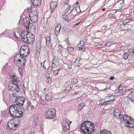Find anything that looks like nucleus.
Returning a JSON list of instances; mask_svg holds the SVG:
<instances>
[{"instance_id":"69168bd1","label":"nucleus","mask_w":134,"mask_h":134,"mask_svg":"<svg viewBox=\"0 0 134 134\" xmlns=\"http://www.w3.org/2000/svg\"><path fill=\"white\" fill-rule=\"evenodd\" d=\"M78 92H77V91H76V92H74V93L75 94H78Z\"/></svg>"},{"instance_id":"680f3d73","label":"nucleus","mask_w":134,"mask_h":134,"mask_svg":"<svg viewBox=\"0 0 134 134\" xmlns=\"http://www.w3.org/2000/svg\"><path fill=\"white\" fill-rule=\"evenodd\" d=\"M114 76H111L109 79L110 80H113L114 78Z\"/></svg>"},{"instance_id":"f3484780","label":"nucleus","mask_w":134,"mask_h":134,"mask_svg":"<svg viewBox=\"0 0 134 134\" xmlns=\"http://www.w3.org/2000/svg\"><path fill=\"white\" fill-rule=\"evenodd\" d=\"M16 93H13L9 94V100L11 102H15L16 100Z\"/></svg>"},{"instance_id":"9b49d317","label":"nucleus","mask_w":134,"mask_h":134,"mask_svg":"<svg viewBox=\"0 0 134 134\" xmlns=\"http://www.w3.org/2000/svg\"><path fill=\"white\" fill-rule=\"evenodd\" d=\"M113 115L117 118L122 119L123 117V115L121 114V111L119 109H116L114 110L113 112Z\"/></svg>"},{"instance_id":"2eb2a0df","label":"nucleus","mask_w":134,"mask_h":134,"mask_svg":"<svg viewBox=\"0 0 134 134\" xmlns=\"http://www.w3.org/2000/svg\"><path fill=\"white\" fill-rule=\"evenodd\" d=\"M32 5L35 8L39 7L41 3V0H31Z\"/></svg>"},{"instance_id":"cd10ccee","label":"nucleus","mask_w":134,"mask_h":134,"mask_svg":"<svg viewBox=\"0 0 134 134\" xmlns=\"http://www.w3.org/2000/svg\"><path fill=\"white\" fill-rule=\"evenodd\" d=\"M46 44L47 46H49V43H50L51 38L50 36H47L46 38Z\"/></svg>"},{"instance_id":"864d4df0","label":"nucleus","mask_w":134,"mask_h":134,"mask_svg":"<svg viewBox=\"0 0 134 134\" xmlns=\"http://www.w3.org/2000/svg\"><path fill=\"white\" fill-rule=\"evenodd\" d=\"M86 49V48L84 47H81L79 48L78 49V50H81L82 51H84Z\"/></svg>"},{"instance_id":"72a5a7b5","label":"nucleus","mask_w":134,"mask_h":134,"mask_svg":"<svg viewBox=\"0 0 134 134\" xmlns=\"http://www.w3.org/2000/svg\"><path fill=\"white\" fill-rule=\"evenodd\" d=\"M123 94V92L122 90H120L117 92L115 94L116 96H120L122 95Z\"/></svg>"},{"instance_id":"e433bc0d","label":"nucleus","mask_w":134,"mask_h":134,"mask_svg":"<svg viewBox=\"0 0 134 134\" xmlns=\"http://www.w3.org/2000/svg\"><path fill=\"white\" fill-rule=\"evenodd\" d=\"M77 80L76 78L72 79V80L71 81V82L73 84H75L77 83Z\"/></svg>"},{"instance_id":"a878e982","label":"nucleus","mask_w":134,"mask_h":134,"mask_svg":"<svg viewBox=\"0 0 134 134\" xmlns=\"http://www.w3.org/2000/svg\"><path fill=\"white\" fill-rule=\"evenodd\" d=\"M30 18L31 21L33 23H35L37 21V15H35L32 17H30Z\"/></svg>"},{"instance_id":"1a4fd4ad","label":"nucleus","mask_w":134,"mask_h":134,"mask_svg":"<svg viewBox=\"0 0 134 134\" xmlns=\"http://www.w3.org/2000/svg\"><path fill=\"white\" fill-rule=\"evenodd\" d=\"M7 126V128L8 130H14L17 129L18 125L16 124L13 121L11 120L8 121Z\"/></svg>"},{"instance_id":"c9c22d12","label":"nucleus","mask_w":134,"mask_h":134,"mask_svg":"<svg viewBox=\"0 0 134 134\" xmlns=\"http://www.w3.org/2000/svg\"><path fill=\"white\" fill-rule=\"evenodd\" d=\"M74 48L71 47H69L67 48V51L69 52H72L74 51Z\"/></svg>"},{"instance_id":"3c124183","label":"nucleus","mask_w":134,"mask_h":134,"mask_svg":"<svg viewBox=\"0 0 134 134\" xmlns=\"http://www.w3.org/2000/svg\"><path fill=\"white\" fill-rule=\"evenodd\" d=\"M51 66L53 68H56L57 66V64H51Z\"/></svg>"},{"instance_id":"4468645a","label":"nucleus","mask_w":134,"mask_h":134,"mask_svg":"<svg viewBox=\"0 0 134 134\" xmlns=\"http://www.w3.org/2000/svg\"><path fill=\"white\" fill-rule=\"evenodd\" d=\"M23 23L24 26L26 27V29H29V25L30 24V20L28 18H24Z\"/></svg>"},{"instance_id":"f8f14e48","label":"nucleus","mask_w":134,"mask_h":134,"mask_svg":"<svg viewBox=\"0 0 134 134\" xmlns=\"http://www.w3.org/2000/svg\"><path fill=\"white\" fill-rule=\"evenodd\" d=\"M132 27L130 24H122L120 25V28L122 31H125L130 30Z\"/></svg>"},{"instance_id":"052dcab7","label":"nucleus","mask_w":134,"mask_h":134,"mask_svg":"<svg viewBox=\"0 0 134 134\" xmlns=\"http://www.w3.org/2000/svg\"><path fill=\"white\" fill-rule=\"evenodd\" d=\"M62 69V68H59L58 69H57V70H56L58 72L59 71L61 70Z\"/></svg>"},{"instance_id":"79ce46f5","label":"nucleus","mask_w":134,"mask_h":134,"mask_svg":"<svg viewBox=\"0 0 134 134\" xmlns=\"http://www.w3.org/2000/svg\"><path fill=\"white\" fill-rule=\"evenodd\" d=\"M129 56V54H128L127 53H124L123 55V57L125 59H127Z\"/></svg>"},{"instance_id":"338daca9","label":"nucleus","mask_w":134,"mask_h":134,"mask_svg":"<svg viewBox=\"0 0 134 134\" xmlns=\"http://www.w3.org/2000/svg\"><path fill=\"white\" fill-rule=\"evenodd\" d=\"M105 8H103V9H102L101 10H102V11H104L105 10Z\"/></svg>"},{"instance_id":"9d476101","label":"nucleus","mask_w":134,"mask_h":134,"mask_svg":"<svg viewBox=\"0 0 134 134\" xmlns=\"http://www.w3.org/2000/svg\"><path fill=\"white\" fill-rule=\"evenodd\" d=\"M25 99L22 98L21 97L16 95V100H15V102L17 103L15 104H16L19 105V106H22V107L23 104L25 101Z\"/></svg>"},{"instance_id":"2f4dec72","label":"nucleus","mask_w":134,"mask_h":134,"mask_svg":"<svg viewBox=\"0 0 134 134\" xmlns=\"http://www.w3.org/2000/svg\"><path fill=\"white\" fill-rule=\"evenodd\" d=\"M47 18H42L41 21V23L42 24H46L47 23Z\"/></svg>"},{"instance_id":"7ed1b4c3","label":"nucleus","mask_w":134,"mask_h":134,"mask_svg":"<svg viewBox=\"0 0 134 134\" xmlns=\"http://www.w3.org/2000/svg\"><path fill=\"white\" fill-rule=\"evenodd\" d=\"M21 37L22 41L25 43H32L35 40L34 35L27 31L24 30L21 32Z\"/></svg>"},{"instance_id":"6ab92c4d","label":"nucleus","mask_w":134,"mask_h":134,"mask_svg":"<svg viewBox=\"0 0 134 134\" xmlns=\"http://www.w3.org/2000/svg\"><path fill=\"white\" fill-rule=\"evenodd\" d=\"M127 97L134 103V92H132L129 93Z\"/></svg>"},{"instance_id":"0e129e2a","label":"nucleus","mask_w":134,"mask_h":134,"mask_svg":"<svg viewBox=\"0 0 134 134\" xmlns=\"http://www.w3.org/2000/svg\"><path fill=\"white\" fill-rule=\"evenodd\" d=\"M134 51L133 50L131 54H130L132 56H133V53H134Z\"/></svg>"},{"instance_id":"8fccbe9b","label":"nucleus","mask_w":134,"mask_h":134,"mask_svg":"<svg viewBox=\"0 0 134 134\" xmlns=\"http://www.w3.org/2000/svg\"><path fill=\"white\" fill-rule=\"evenodd\" d=\"M133 50V49L132 48H129V49L128 52L130 53V54H131Z\"/></svg>"},{"instance_id":"774afa93","label":"nucleus","mask_w":134,"mask_h":134,"mask_svg":"<svg viewBox=\"0 0 134 134\" xmlns=\"http://www.w3.org/2000/svg\"><path fill=\"white\" fill-rule=\"evenodd\" d=\"M43 65H44V63H41V66H43Z\"/></svg>"},{"instance_id":"4c0bfd02","label":"nucleus","mask_w":134,"mask_h":134,"mask_svg":"<svg viewBox=\"0 0 134 134\" xmlns=\"http://www.w3.org/2000/svg\"><path fill=\"white\" fill-rule=\"evenodd\" d=\"M53 68L51 66H49L47 69V71L48 73H50L52 72L53 71Z\"/></svg>"},{"instance_id":"412c9836","label":"nucleus","mask_w":134,"mask_h":134,"mask_svg":"<svg viewBox=\"0 0 134 134\" xmlns=\"http://www.w3.org/2000/svg\"><path fill=\"white\" fill-rule=\"evenodd\" d=\"M9 75L10 78L14 82L16 83L18 82V81L17 77L14 75H12L11 74V73H9Z\"/></svg>"},{"instance_id":"a18cd8bd","label":"nucleus","mask_w":134,"mask_h":134,"mask_svg":"<svg viewBox=\"0 0 134 134\" xmlns=\"http://www.w3.org/2000/svg\"><path fill=\"white\" fill-rule=\"evenodd\" d=\"M53 73L54 74L55 76H56L59 73V72L56 70L53 71Z\"/></svg>"},{"instance_id":"de8ad7c7","label":"nucleus","mask_w":134,"mask_h":134,"mask_svg":"<svg viewBox=\"0 0 134 134\" xmlns=\"http://www.w3.org/2000/svg\"><path fill=\"white\" fill-rule=\"evenodd\" d=\"M99 105H103V103H104V101L103 100H100L99 101Z\"/></svg>"},{"instance_id":"f704fd0d","label":"nucleus","mask_w":134,"mask_h":134,"mask_svg":"<svg viewBox=\"0 0 134 134\" xmlns=\"http://www.w3.org/2000/svg\"><path fill=\"white\" fill-rule=\"evenodd\" d=\"M133 20L131 19H124L123 21L124 23H126L130 22L131 21Z\"/></svg>"},{"instance_id":"37998d69","label":"nucleus","mask_w":134,"mask_h":134,"mask_svg":"<svg viewBox=\"0 0 134 134\" xmlns=\"http://www.w3.org/2000/svg\"><path fill=\"white\" fill-rule=\"evenodd\" d=\"M51 64H57V60L56 59L53 58V60L51 62Z\"/></svg>"},{"instance_id":"473e14b6","label":"nucleus","mask_w":134,"mask_h":134,"mask_svg":"<svg viewBox=\"0 0 134 134\" xmlns=\"http://www.w3.org/2000/svg\"><path fill=\"white\" fill-rule=\"evenodd\" d=\"M35 15H37V12L36 11H34L30 13L29 15V17H32Z\"/></svg>"},{"instance_id":"393cba45","label":"nucleus","mask_w":134,"mask_h":134,"mask_svg":"<svg viewBox=\"0 0 134 134\" xmlns=\"http://www.w3.org/2000/svg\"><path fill=\"white\" fill-rule=\"evenodd\" d=\"M63 7L64 8V10H68L70 8V7L68 4V3L66 2L64 3Z\"/></svg>"},{"instance_id":"09e8293b","label":"nucleus","mask_w":134,"mask_h":134,"mask_svg":"<svg viewBox=\"0 0 134 134\" xmlns=\"http://www.w3.org/2000/svg\"><path fill=\"white\" fill-rule=\"evenodd\" d=\"M110 102V101H107L106 102H104V103H103V105H108L109 103Z\"/></svg>"},{"instance_id":"5701e85b","label":"nucleus","mask_w":134,"mask_h":134,"mask_svg":"<svg viewBox=\"0 0 134 134\" xmlns=\"http://www.w3.org/2000/svg\"><path fill=\"white\" fill-rule=\"evenodd\" d=\"M85 106V104L83 103H82L79 104L77 107L78 111H81L83 107H84Z\"/></svg>"},{"instance_id":"423d86ee","label":"nucleus","mask_w":134,"mask_h":134,"mask_svg":"<svg viewBox=\"0 0 134 134\" xmlns=\"http://www.w3.org/2000/svg\"><path fill=\"white\" fill-rule=\"evenodd\" d=\"M19 56V58L18 60H15L14 62L18 66L20 65H23L24 66L26 62V60L25 58L23 56L20 54H18L16 55V57Z\"/></svg>"},{"instance_id":"e2e57ef3","label":"nucleus","mask_w":134,"mask_h":134,"mask_svg":"<svg viewBox=\"0 0 134 134\" xmlns=\"http://www.w3.org/2000/svg\"><path fill=\"white\" fill-rule=\"evenodd\" d=\"M42 67H43V68L44 69H46V68L45 67V66H44V65H43V66Z\"/></svg>"},{"instance_id":"49530a36","label":"nucleus","mask_w":134,"mask_h":134,"mask_svg":"<svg viewBox=\"0 0 134 134\" xmlns=\"http://www.w3.org/2000/svg\"><path fill=\"white\" fill-rule=\"evenodd\" d=\"M72 63L70 62H69L68 64V66L70 68H71L72 67Z\"/></svg>"},{"instance_id":"6e6552de","label":"nucleus","mask_w":134,"mask_h":134,"mask_svg":"<svg viewBox=\"0 0 134 134\" xmlns=\"http://www.w3.org/2000/svg\"><path fill=\"white\" fill-rule=\"evenodd\" d=\"M9 88L10 91H12L13 93H17L20 90L18 86L13 83L9 84Z\"/></svg>"},{"instance_id":"bf43d9fd","label":"nucleus","mask_w":134,"mask_h":134,"mask_svg":"<svg viewBox=\"0 0 134 134\" xmlns=\"http://www.w3.org/2000/svg\"><path fill=\"white\" fill-rule=\"evenodd\" d=\"M76 89H79L80 88V87L78 86H76L75 87Z\"/></svg>"},{"instance_id":"f03ea898","label":"nucleus","mask_w":134,"mask_h":134,"mask_svg":"<svg viewBox=\"0 0 134 134\" xmlns=\"http://www.w3.org/2000/svg\"><path fill=\"white\" fill-rule=\"evenodd\" d=\"M94 124L91 122L87 121H84L81 125L80 128L82 132L84 134H91L95 130Z\"/></svg>"},{"instance_id":"c03bdc74","label":"nucleus","mask_w":134,"mask_h":134,"mask_svg":"<svg viewBox=\"0 0 134 134\" xmlns=\"http://www.w3.org/2000/svg\"><path fill=\"white\" fill-rule=\"evenodd\" d=\"M80 62V59L79 58H77L75 60V63H76L77 65H78L77 63L79 64Z\"/></svg>"},{"instance_id":"5fc2aeb1","label":"nucleus","mask_w":134,"mask_h":134,"mask_svg":"<svg viewBox=\"0 0 134 134\" xmlns=\"http://www.w3.org/2000/svg\"><path fill=\"white\" fill-rule=\"evenodd\" d=\"M59 51H62L63 49V48L61 46H59Z\"/></svg>"},{"instance_id":"ddd939ff","label":"nucleus","mask_w":134,"mask_h":134,"mask_svg":"<svg viewBox=\"0 0 134 134\" xmlns=\"http://www.w3.org/2000/svg\"><path fill=\"white\" fill-rule=\"evenodd\" d=\"M58 3L57 2H52L51 3L50 7L51 9V12L52 13L54 11L57 6Z\"/></svg>"},{"instance_id":"bb28decb","label":"nucleus","mask_w":134,"mask_h":134,"mask_svg":"<svg viewBox=\"0 0 134 134\" xmlns=\"http://www.w3.org/2000/svg\"><path fill=\"white\" fill-rule=\"evenodd\" d=\"M28 104L29 107L30 108V109H34L35 106L34 105V103L33 102H29L28 103Z\"/></svg>"},{"instance_id":"58836bf2","label":"nucleus","mask_w":134,"mask_h":134,"mask_svg":"<svg viewBox=\"0 0 134 134\" xmlns=\"http://www.w3.org/2000/svg\"><path fill=\"white\" fill-rule=\"evenodd\" d=\"M109 98L110 100L109 101H110V102L111 101H113L115 99V97L114 96H111L109 97Z\"/></svg>"},{"instance_id":"4be33fe9","label":"nucleus","mask_w":134,"mask_h":134,"mask_svg":"<svg viewBox=\"0 0 134 134\" xmlns=\"http://www.w3.org/2000/svg\"><path fill=\"white\" fill-rule=\"evenodd\" d=\"M62 17L63 19L67 22H69L71 19V18H70V17H69V16L65 14L63 15Z\"/></svg>"},{"instance_id":"39448f33","label":"nucleus","mask_w":134,"mask_h":134,"mask_svg":"<svg viewBox=\"0 0 134 134\" xmlns=\"http://www.w3.org/2000/svg\"><path fill=\"white\" fill-rule=\"evenodd\" d=\"M56 112L55 109L54 108L48 110L46 113V118L47 119H52L56 115Z\"/></svg>"},{"instance_id":"c85d7f7f","label":"nucleus","mask_w":134,"mask_h":134,"mask_svg":"<svg viewBox=\"0 0 134 134\" xmlns=\"http://www.w3.org/2000/svg\"><path fill=\"white\" fill-rule=\"evenodd\" d=\"M24 67L23 65H21L20 67L18 68V71L20 75H22L23 74V69Z\"/></svg>"},{"instance_id":"4d7b16f0","label":"nucleus","mask_w":134,"mask_h":134,"mask_svg":"<svg viewBox=\"0 0 134 134\" xmlns=\"http://www.w3.org/2000/svg\"><path fill=\"white\" fill-rule=\"evenodd\" d=\"M122 87L120 86L118 88V90L119 91L120 90H122Z\"/></svg>"},{"instance_id":"c756f323","label":"nucleus","mask_w":134,"mask_h":134,"mask_svg":"<svg viewBox=\"0 0 134 134\" xmlns=\"http://www.w3.org/2000/svg\"><path fill=\"white\" fill-rule=\"evenodd\" d=\"M52 96H51L50 94H47L45 97L46 100H47V101H50L52 99Z\"/></svg>"},{"instance_id":"dca6fc26","label":"nucleus","mask_w":134,"mask_h":134,"mask_svg":"<svg viewBox=\"0 0 134 134\" xmlns=\"http://www.w3.org/2000/svg\"><path fill=\"white\" fill-rule=\"evenodd\" d=\"M41 43L40 41H38L36 46L35 49L37 55H39L41 48Z\"/></svg>"},{"instance_id":"aec40b11","label":"nucleus","mask_w":134,"mask_h":134,"mask_svg":"<svg viewBox=\"0 0 134 134\" xmlns=\"http://www.w3.org/2000/svg\"><path fill=\"white\" fill-rule=\"evenodd\" d=\"M69 120H66L65 121V123L63 127V129L65 131L69 130L70 129V126L68 123Z\"/></svg>"},{"instance_id":"0eeeda50","label":"nucleus","mask_w":134,"mask_h":134,"mask_svg":"<svg viewBox=\"0 0 134 134\" xmlns=\"http://www.w3.org/2000/svg\"><path fill=\"white\" fill-rule=\"evenodd\" d=\"M30 52L29 47L27 45L23 46L20 49V53L22 55L25 57L28 55Z\"/></svg>"},{"instance_id":"b1692460","label":"nucleus","mask_w":134,"mask_h":134,"mask_svg":"<svg viewBox=\"0 0 134 134\" xmlns=\"http://www.w3.org/2000/svg\"><path fill=\"white\" fill-rule=\"evenodd\" d=\"M100 134H112V133L109 130L104 129L101 131Z\"/></svg>"},{"instance_id":"603ef678","label":"nucleus","mask_w":134,"mask_h":134,"mask_svg":"<svg viewBox=\"0 0 134 134\" xmlns=\"http://www.w3.org/2000/svg\"><path fill=\"white\" fill-rule=\"evenodd\" d=\"M14 38H15L18 41V37L16 35V33L15 32H14Z\"/></svg>"},{"instance_id":"a211bd4d","label":"nucleus","mask_w":134,"mask_h":134,"mask_svg":"<svg viewBox=\"0 0 134 134\" xmlns=\"http://www.w3.org/2000/svg\"><path fill=\"white\" fill-rule=\"evenodd\" d=\"M61 28V25L60 24H57L55 28V35L58 36L59 34Z\"/></svg>"},{"instance_id":"a19ab883","label":"nucleus","mask_w":134,"mask_h":134,"mask_svg":"<svg viewBox=\"0 0 134 134\" xmlns=\"http://www.w3.org/2000/svg\"><path fill=\"white\" fill-rule=\"evenodd\" d=\"M71 88L70 85H69L66 86V87L65 89V91H69L70 90V89Z\"/></svg>"},{"instance_id":"f257e3e1","label":"nucleus","mask_w":134,"mask_h":134,"mask_svg":"<svg viewBox=\"0 0 134 134\" xmlns=\"http://www.w3.org/2000/svg\"><path fill=\"white\" fill-rule=\"evenodd\" d=\"M24 110L22 106L16 104H14L10 106L9 112L10 116L15 118H20L23 116Z\"/></svg>"},{"instance_id":"6e6d98bb","label":"nucleus","mask_w":134,"mask_h":134,"mask_svg":"<svg viewBox=\"0 0 134 134\" xmlns=\"http://www.w3.org/2000/svg\"><path fill=\"white\" fill-rule=\"evenodd\" d=\"M69 17H70V18H71L70 19H72L75 17V16H73L72 15H71L70 16H69Z\"/></svg>"},{"instance_id":"13d9d810","label":"nucleus","mask_w":134,"mask_h":134,"mask_svg":"<svg viewBox=\"0 0 134 134\" xmlns=\"http://www.w3.org/2000/svg\"><path fill=\"white\" fill-rule=\"evenodd\" d=\"M46 88H45L44 90L42 91V92L44 93V94L46 92Z\"/></svg>"},{"instance_id":"ea45409f","label":"nucleus","mask_w":134,"mask_h":134,"mask_svg":"<svg viewBox=\"0 0 134 134\" xmlns=\"http://www.w3.org/2000/svg\"><path fill=\"white\" fill-rule=\"evenodd\" d=\"M47 83H51L52 82L51 79L50 77H47Z\"/></svg>"},{"instance_id":"7c9ffc66","label":"nucleus","mask_w":134,"mask_h":134,"mask_svg":"<svg viewBox=\"0 0 134 134\" xmlns=\"http://www.w3.org/2000/svg\"><path fill=\"white\" fill-rule=\"evenodd\" d=\"M85 44L84 42L83 41H80L79 43L77 45V47L79 48L82 47Z\"/></svg>"},{"instance_id":"20e7f679","label":"nucleus","mask_w":134,"mask_h":134,"mask_svg":"<svg viewBox=\"0 0 134 134\" xmlns=\"http://www.w3.org/2000/svg\"><path fill=\"white\" fill-rule=\"evenodd\" d=\"M122 119L124 120V122L126 126L131 128L133 127L134 119L132 117L128 116L126 114L124 115Z\"/></svg>"}]
</instances>
